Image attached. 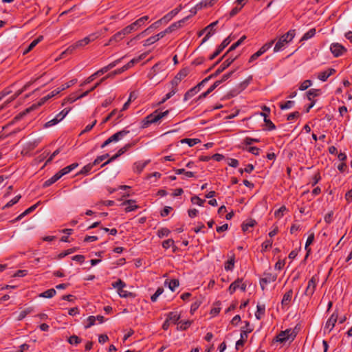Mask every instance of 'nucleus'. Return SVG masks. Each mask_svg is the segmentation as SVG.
<instances>
[{
  "mask_svg": "<svg viewBox=\"0 0 352 352\" xmlns=\"http://www.w3.org/2000/svg\"><path fill=\"white\" fill-rule=\"evenodd\" d=\"M126 35H127V34H126V33H125L124 30V29L121 30L120 31L118 32L113 36L111 37L109 42L107 44H105V46L111 45L113 42L114 43L120 42L124 38V36Z\"/></svg>",
  "mask_w": 352,
  "mask_h": 352,
  "instance_id": "nucleus-13",
  "label": "nucleus"
},
{
  "mask_svg": "<svg viewBox=\"0 0 352 352\" xmlns=\"http://www.w3.org/2000/svg\"><path fill=\"white\" fill-rule=\"evenodd\" d=\"M95 165L92 163H89L87 165H85L81 170L78 173V175L79 174H81V175H87L88 173H89L91 171V170L92 169V168Z\"/></svg>",
  "mask_w": 352,
  "mask_h": 352,
  "instance_id": "nucleus-40",
  "label": "nucleus"
},
{
  "mask_svg": "<svg viewBox=\"0 0 352 352\" xmlns=\"http://www.w3.org/2000/svg\"><path fill=\"white\" fill-rule=\"evenodd\" d=\"M32 109H33V107H31L30 108L26 109L25 111L19 113L18 115H16L14 118L12 122H15L20 120L23 116H25L26 114H28Z\"/></svg>",
  "mask_w": 352,
  "mask_h": 352,
  "instance_id": "nucleus-38",
  "label": "nucleus"
},
{
  "mask_svg": "<svg viewBox=\"0 0 352 352\" xmlns=\"http://www.w3.org/2000/svg\"><path fill=\"white\" fill-rule=\"evenodd\" d=\"M138 62H139V59L133 58L126 65H124L122 67V70L125 71V70L129 69L130 67H131L135 63H137Z\"/></svg>",
  "mask_w": 352,
  "mask_h": 352,
  "instance_id": "nucleus-56",
  "label": "nucleus"
},
{
  "mask_svg": "<svg viewBox=\"0 0 352 352\" xmlns=\"http://www.w3.org/2000/svg\"><path fill=\"white\" fill-rule=\"evenodd\" d=\"M265 305L258 304L256 306V311L255 312V317L257 320H261L265 315Z\"/></svg>",
  "mask_w": 352,
  "mask_h": 352,
  "instance_id": "nucleus-20",
  "label": "nucleus"
},
{
  "mask_svg": "<svg viewBox=\"0 0 352 352\" xmlns=\"http://www.w3.org/2000/svg\"><path fill=\"white\" fill-rule=\"evenodd\" d=\"M96 318L94 316H90L87 318V323L85 325V329H89L91 326L94 325L96 323Z\"/></svg>",
  "mask_w": 352,
  "mask_h": 352,
  "instance_id": "nucleus-49",
  "label": "nucleus"
},
{
  "mask_svg": "<svg viewBox=\"0 0 352 352\" xmlns=\"http://www.w3.org/2000/svg\"><path fill=\"white\" fill-rule=\"evenodd\" d=\"M292 294H293V291L292 289L289 290L287 292H286L284 294L283 298L281 301V304L283 306H287L289 304V302L292 300Z\"/></svg>",
  "mask_w": 352,
  "mask_h": 352,
  "instance_id": "nucleus-23",
  "label": "nucleus"
},
{
  "mask_svg": "<svg viewBox=\"0 0 352 352\" xmlns=\"http://www.w3.org/2000/svg\"><path fill=\"white\" fill-rule=\"evenodd\" d=\"M201 140L198 138H184L181 140L182 144H187L190 147L195 146V144L200 143Z\"/></svg>",
  "mask_w": 352,
  "mask_h": 352,
  "instance_id": "nucleus-30",
  "label": "nucleus"
},
{
  "mask_svg": "<svg viewBox=\"0 0 352 352\" xmlns=\"http://www.w3.org/2000/svg\"><path fill=\"white\" fill-rule=\"evenodd\" d=\"M170 231L166 228H162L157 231V236L160 238H163L164 236H168L170 234Z\"/></svg>",
  "mask_w": 352,
  "mask_h": 352,
  "instance_id": "nucleus-46",
  "label": "nucleus"
},
{
  "mask_svg": "<svg viewBox=\"0 0 352 352\" xmlns=\"http://www.w3.org/2000/svg\"><path fill=\"white\" fill-rule=\"evenodd\" d=\"M78 163H73V164L62 168L60 170H59V172L63 177V176L69 173L73 170H74L76 168L78 167Z\"/></svg>",
  "mask_w": 352,
  "mask_h": 352,
  "instance_id": "nucleus-22",
  "label": "nucleus"
},
{
  "mask_svg": "<svg viewBox=\"0 0 352 352\" xmlns=\"http://www.w3.org/2000/svg\"><path fill=\"white\" fill-rule=\"evenodd\" d=\"M30 85V82H28L27 84H25L23 88L19 91H17L14 95L12 97V98L10 99V100H9L8 102L14 100L15 98H16L19 96H20L23 91H25V90H27V89L29 87V86Z\"/></svg>",
  "mask_w": 352,
  "mask_h": 352,
  "instance_id": "nucleus-43",
  "label": "nucleus"
},
{
  "mask_svg": "<svg viewBox=\"0 0 352 352\" xmlns=\"http://www.w3.org/2000/svg\"><path fill=\"white\" fill-rule=\"evenodd\" d=\"M272 245V240L267 239L261 245L262 252H265Z\"/></svg>",
  "mask_w": 352,
  "mask_h": 352,
  "instance_id": "nucleus-53",
  "label": "nucleus"
},
{
  "mask_svg": "<svg viewBox=\"0 0 352 352\" xmlns=\"http://www.w3.org/2000/svg\"><path fill=\"white\" fill-rule=\"evenodd\" d=\"M248 151L251 153L252 154L257 156V155H259L261 149L256 146H250L248 149Z\"/></svg>",
  "mask_w": 352,
  "mask_h": 352,
  "instance_id": "nucleus-62",
  "label": "nucleus"
},
{
  "mask_svg": "<svg viewBox=\"0 0 352 352\" xmlns=\"http://www.w3.org/2000/svg\"><path fill=\"white\" fill-rule=\"evenodd\" d=\"M253 329H247L246 330H241V339L246 341L248 333H251Z\"/></svg>",
  "mask_w": 352,
  "mask_h": 352,
  "instance_id": "nucleus-60",
  "label": "nucleus"
},
{
  "mask_svg": "<svg viewBox=\"0 0 352 352\" xmlns=\"http://www.w3.org/2000/svg\"><path fill=\"white\" fill-rule=\"evenodd\" d=\"M312 85V81L311 80H304L300 85L299 89L301 91L306 90Z\"/></svg>",
  "mask_w": 352,
  "mask_h": 352,
  "instance_id": "nucleus-50",
  "label": "nucleus"
},
{
  "mask_svg": "<svg viewBox=\"0 0 352 352\" xmlns=\"http://www.w3.org/2000/svg\"><path fill=\"white\" fill-rule=\"evenodd\" d=\"M174 244V241L171 239L165 240L162 242V247L164 249H168L170 246Z\"/></svg>",
  "mask_w": 352,
  "mask_h": 352,
  "instance_id": "nucleus-61",
  "label": "nucleus"
},
{
  "mask_svg": "<svg viewBox=\"0 0 352 352\" xmlns=\"http://www.w3.org/2000/svg\"><path fill=\"white\" fill-rule=\"evenodd\" d=\"M129 133V131L123 129V130H121V131L114 133L111 137H109V139L111 143L117 142L121 140Z\"/></svg>",
  "mask_w": 352,
  "mask_h": 352,
  "instance_id": "nucleus-15",
  "label": "nucleus"
},
{
  "mask_svg": "<svg viewBox=\"0 0 352 352\" xmlns=\"http://www.w3.org/2000/svg\"><path fill=\"white\" fill-rule=\"evenodd\" d=\"M217 23H218V21H214V22L211 23L210 25H207L199 33V35L201 36L204 32H206V36H204V38L202 40V43H205L206 41H207L210 38V36H212L214 34V33L215 32L214 27L217 25Z\"/></svg>",
  "mask_w": 352,
  "mask_h": 352,
  "instance_id": "nucleus-9",
  "label": "nucleus"
},
{
  "mask_svg": "<svg viewBox=\"0 0 352 352\" xmlns=\"http://www.w3.org/2000/svg\"><path fill=\"white\" fill-rule=\"evenodd\" d=\"M77 47H76V44L74 43L73 45H71L69 46L63 53L62 56L67 54H72L76 50H77Z\"/></svg>",
  "mask_w": 352,
  "mask_h": 352,
  "instance_id": "nucleus-58",
  "label": "nucleus"
},
{
  "mask_svg": "<svg viewBox=\"0 0 352 352\" xmlns=\"http://www.w3.org/2000/svg\"><path fill=\"white\" fill-rule=\"evenodd\" d=\"M191 202L193 204H197L199 206H202L205 203V200L200 199L197 196H194L191 197Z\"/></svg>",
  "mask_w": 352,
  "mask_h": 352,
  "instance_id": "nucleus-51",
  "label": "nucleus"
},
{
  "mask_svg": "<svg viewBox=\"0 0 352 352\" xmlns=\"http://www.w3.org/2000/svg\"><path fill=\"white\" fill-rule=\"evenodd\" d=\"M190 72V69L188 67L183 68L181 69L175 78L170 81V85L172 88L177 89V85Z\"/></svg>",
  "mask_w": 352,
  "mask_h": 352,
  "instance_id": "nucleus-5",
  "label": "nucleus"
},
{
  "mask_svg": "<svg viewBox=\"0 0 352 352\" xmlns=\"http://www.w3.org/2000/svg\"><path fill=\"white\" fill-rule=\"evenodd\" d=\"M62 177L60 172H57L54 175H53L51 178L46 180L43 184V187H48L58 181L59 179Z\"/></svg>",
  "mask_w": 352,
  "mask_h": 352,
  "instance_id": "nucleus-18",
  "label": "nucleus"
},
{
  "mask_svg": "<svg viewBox=\"0 0 352 352\" xmlns=\"http://www.w3.org/2000/svg\"><path fill=\"white\" fill-rule=\"evenodd\" d=\"M119 296L122 298L134 297L133 293L126 291L124 289H120L118 291Z\"/></svg>",
  "mask_w": 352,
  "mask_h": 352,
  "instance_id": "nucleus-47",
  "label": "nucleus"
},
{
  "mask_svg": "<svg viewBox=\"0 0 352 352\" xmlns=\"http://www.w3.org/2000/svg\"><path fill=\"white\" fill-rule=\"evenodd\" d=\"M109 154L108 153H106L104 155H100V156H98L96 157V159H95V160L93 162V164L96 166L98 164H99L100 162H102V161H104L105 159H107L108 157H109Z\"/></svg>",
  "mask_w": 352,
  "mask_h": 352,
  "instance_id": "nucleus-54",
  "label": "nucleus"
},
{
  "mask_svg": "<svg viewBox=\"0 0 352 352\" xmlns=\"http://www.w3.org/2000/svg\"><path fill=\"white\" fill-rule=\"evenodd\" d=\"M314 240V232H311L307 239V241H306V243H305V250L307 252V254L311 252V248H309V246L313 243Z\"/></svg>",
  "mask_w": 352,
  "mask_h": 352,
  "instance_id": "nucleus-36",
  "label": "nucleus"
},
{
  "mask_svg": "<svg viewBox=\"0 0 352 352\" xmlns=\"http://www.w3.org/2000/svg\"><path fill=\"white\" fill-rule=\"evenodd\" d=\"M294 101L288 100V101L285 102L284 104H280V108L281 109H288L292 108L294 107Z\"/></svg>",
  "mask_w": 352,
  "mask_h": 352,
  "instance_id": "nucleus-52",
  "label": "nucleus"
},
{
  "mask_svg": "<svg viewBox=\"0 0 352 352\" xmlns=\"http://www.w3.org/2000/svg\"><path fill=\"white\" fill-rule=\"evenodd\" d=\"M239 55L232 56L230 55L225 61L222 63V64L219 66V67L216 70V72L212 74L211 77H217L219 74H220L222 72H223L226 68H228L238 57Z\"/></svg>",
  "mask_w": 352,
  "mask_h": 352,
  "instance_id": "nucleus-6",
  "label": "nucleus"
},
{
  "mask_svg": "<svg viewBox=\"0 0 352 352\" xmlns=\"http://www.w3.org/2000/svg\"><path fill=\"white\" fill-rule=\"evenodd\" d=\"M199 89L198 87L195 86L192 88L190 89L188 91L186 92L184 96V100L187 101L190 98H191L193 96L197 94L199 91Z\"/></svg>",
  "mask_w": 352,
  "mask_h": 352,
  "instance_id": "nucleus-19",
  "label": "nucleus"
},
{
  "mask_svg": "<svg viewBox=\"0 0 352 352\" xmlns=\"http://www.w3.org/2000/svg\"><path fill=\"white\" fill-rule=\"evenodd\" d=\"M179 329L181 330H186L190 327V325L191 324V322L189 320L182 321L179 322Z\"/></svg>",
  "mask_w": 352,
  "mask_h": 352,
  "instance_id": "nucleus-63",
  "label": "nucleus"
},
{
  "mask_svg": "<svg viewBox=\"0 0 352 352\" xmlns=\"http://www.w3.org/2000/svg\"><path fill=\"white\" fill-rule=\"evenodd\" d=\"M294 36V30H290L286 34L281 36L274 47V52H278L282 51L285 46L293 40Z\"/></svg>",
  "mask_w": 352,
  "mask_h": 352,
  "instance_id": "nucleus-2",
  "label": "nucleus"
},
{
  "mask_svg": "<svg viewBox=\"0 0 352 352\" xmlns=\"http://www.w3.org/2000/svg\"><path fill=\"white\" fill-rule=\"evenodd\" d=\"M338 314L333 312L330 318L327 320L325 324L324 329H328L329 331H331L333 329L335 324L338 320Z\"/></svg>",
  "mask_w": 352,
  "mask_h": 352,
  "instance_id": "nucleus-16",
  "label": "nucleus"
},
{
  "mask_svg": "<svg viewBox=\"0 0 352 352\" xmlns=\"http://www.w3.org/2000/svg\"><path fill=\"white\" fill-rule=\"evenodd\" d=\"M169 110L161 112L158 109L145 117L141 122V128L146 129L151 124L159 122L162 118L168 116Z\"/></svg>",
  "mask_w": 352,
  "mask_h": 352,
  "instance_id": "nucleus-1",
  "label": "nucleus"
},
{
  "mask_svg": "<svg viewBox=\"0 0 352 352\" xmlns=\"http://www.w3.org/2000/svg\"><path fill=\"white\" fill-rule=\"evenodd\" d=\"M318 278L316 276L311 277V278L308 281L307 286L304 292V294L307 296H311L316 290V283Z\"/></svg>",
  "mask_w": 352,
  "mask_h": 352,
  "instance_id": "nucleus-10",
  "label": "nucleus"
},
{
  "mask_svg": "<svg viewBox=\"0 0 352 352\" xmlns=\"http://www.w3.org/2000/svg\"><path fill=\"white\" fill-rule=\"evenodd\" d=\"M121 206H126L124 208V210L126 212H129L133 211V210H136L137 208H138V206L136 205L135 200H133V199H128V200L124 201L121 204Z\"/></svg>",
  "mask_w": 352,
  "mask_h": 352,
  "instance_id": "nucleus-14",
  "label": "nucleus"
},
{
  "mask_svg": "<svg viewBox=\"0 0 352 352\" xmlns=\"http://www.w3.org/2000/svg\"><path fill=\"white\" fill-rule=\"evenodd\" d=\"M82 340L76 335L71 336L68 338V342L71 344L77 345L81 342Z\"/></svg>",
  "mask_w": 352,
  "mask_h": 352,
  "instance_id": "nucleus-44",
  "label": "nucleus"
},
{
  "mask_svg": "<svg viewBox=\"0 0 352 352\" xmlns=\"http://www.w3.org/2000/svg\"><path fill=\"white\" fill-rule=\"evenodd\" d=\"M242 282L241 278H237L233 283H232L228 288V291L230 294H232L236 289H239V285Z\"/></svg>",
  "mask_w": 352,
  "mask_h": 352,
  "instance_id": "nucleus-27",
  "label": "nucleus"
},
{
  "mask_svg": "<svg viewBox=\"0 0 352 352\" xmlns=\"http://www.w3.org/2000/svg\"><path fill=\"white\" fill-rule=\"evenodd\" d=\"M234 265V257L232 256L225 263V270L226 271L232 270Z\"/></svg>",
  "mask_w": 352,
  "mask_h": 352,
  "instance_id": "nucleus-45",
  "label": "nucleus"
},
{
  "mask_svg": "<svg viewBox=\"0 0 352 352\" xmlns=\"http://www.w3.org/2000/svg\"><path fill=\"white\" fill-rule=\"evenodd\" d=\"M321 94L319 89H311L307 92V96L309 100H314L313 98L318 96Z\"/></svg>",
  "mask_w": 352,
  "mask_h": 352,
  "instance_id": "nucleus-25",
  "label": "nucleus"
},
{
  "mask_svg": "<svg viewBox=\"0 0 352 352\" xmlns=\"http://www.w3.org/2000/svg\"><path fill=\"white\" fill-rule=\"evenodd\" d=\"M184 21L185 19L172 23L169 27L166 28L167 30L168 31V33H171L173 31L180 28L182 26V24L184 23Z\"/></svg>",
  "mask_w": 352,
  "mask_h": 352,
  "instance_id": "nucleus-24",
  "label": "nucleus"
},
{
  "mask_svg": "<svg viewBox=\"0 0 352 352\" xmlns=\"http://www.w3.org/2000/svg\"><path fill=\"white\" fill-rule=\"evenodd\" d=\"M69 111H70V109H64L59 113H58L55 117L58 120L59 122H60L68 114Z\"/></svg>",
  "mask_w": 352,
  "mask_h": 352,
  "instance_id": "nucleus-48",
  "label": "nucleus"
},
{
  "mask_svg": "<svg viewBox=\"0 0 352 352\" xmlns=\"http://www.w3.org/2000/svg\"><path fill=\"white\" fill-rule=\"evenodd\" d=\"M241 45V41H237L236 43H233L228 50L226 53L223 55V56H226L229 54V53L233 50H234L236 47Z\"/></svg>",
  "mask_w": 352,
  "mask_h": 352,
  "instance_id": "nucleus-57",
  "label": "nucleus"
},
{
  "mask_svg": "<svg viewBox=\"0 0 352 352\" xmlns=\"http://www.w3.org/2000/svg\"><path fill=\"white\" fill-rule=\"evenodd\" d=\"M316 34V29L311 28L309 31H307L306 33L304 34V35L302 36L300 41H307L309 38H311L314 36Z\"/></svg>",
  "mask_w": 352,
  "mask_h": 352,
  "instance_id": "nucleus-35",
  "label": "nucleus"
},
{
  "mask_svg": "<svg viewBox=\"0 0 352 352\" xmlns=\"http://www.w3.org/2000/svg\"><path fill=\"white\" fill-rule=\"evenodd\" d=\"M21 197V196L20 195L15 196L13 199L8 201L4 206H3L2 209L4 210L6 208L12 206L19 201Z\"/></svg>",
  "mask_w": 352,
  "mask_h": 352,
  "instance_id": "nucleus-37",
  "label": "nucleus"
},
{
  "mask_svg": "<svg viewBox=\"0 0 352 352\" xmlns=\"http://www.w3.org/2000/svg\"><path fill=\"white\" fill-rule=\"evenodd\" d=\"M149 162H150V160H146V161H139V162L134 163V164H133L134 170L138 173H140Z\"/></svg>",
  "mask_w": 352,
  "mask_h": 352,
  "instance_id": "nucleus-17",
  "label": "nucleus"
},
{
  "mask_svg": "<svg viewBox=\"0 0 352 352\" xmlns=\"http://www.w3.org/2000/svg\"><path fill=\"white\" fill-rule=\"evenodd\" d=\"M43 36H39L37 38L34 39L28 45V48L24 51L23 54H27L30 52L40 41L43 40Z\"/></svg>",
  "mask_w": 352,
  "mask_h": 352,
  "instance_id": "nucleus-31",
  "label": "nucleus"
},
{
  "mask_svg": "<svg viewBox=\"0 0 352 352\" xmlns=\"http://www.w3.org/2000/svg\"><path fill=\"white\" fill-rule=\"evenodd\" d=\"M91 91L89 90H87L85 92H83L82 94H80L79 96H70L69 98H68V100L69 102H74V101H76L77 99H80V98H82L86 96H87Z\"/></svg>",
  "mask_w": 352,
  "mask_h": 352,
  "instance_id": "nucleus-42",
  "label": "nucleus"
},
{
  "mask_svg": "<svg viewBox=\"0 0 352 352\" xmlns=\"http://www.w3.org/2000/svg\"><path fill=\"white\" fill-rule=\"evenodd\" d=\"M99 36L98 33L95 32L92 33L87 36L85 37L84 38L79 40L75 43L76 47H77L78 49L82 48L85 47V45H88L90 42L95 41L97 39Z\"/></svg>",
  "mask_w": 352,
  "mask_h": 352,
  "instance_id": "nucleus-8",
  "label": "nucleus"
},
{
  "mask_svg": "<svg viewBox=\"0 0 352 352\" xmlns=\"http://www.w3.org/2000/svg\"><path fill=\"white\" fill-rule=\"evenodd\" d=\"M274 43V40H272L271 41L264 44L256 52H255L250 56V58L249 59V63H252V62L256 60L259 56L263 55L269 49H270Z\"/></svg>",
  "mask_w": 352,
  "mask_h": 352,
  "instance_id": "nucleus-7",
  "label": "nucleus"
},
{
  "mask_svg": "<svg viewBox=\"0 0 352 352\" xmlns=\"http://www.w3.org/2000/svg\"><path fill=\"white\" fill-rule=\"evenodd\" d=\"M148 19V16H144L138 19L135 22L132 23L131 24L127 25L126 27H125L123 29L124 30L125 33H126V34H129L131 32H132L133 31L137 30L140 27L143 25Z\"/></svg>",
  "mask_w": 352,
  "mask_h": 352,
  "instance_id": "nucleus-4",
  "label": "nucleus"
},
{
  "mask_svg": "<svg viewBox=\"0 0 352 352\" xmlns=\"http://www.w3.org/2000/svg\"><path fill=\"white\" fill-rule=\"evenodd\" d=\"M77 82V79H72L69 82L62 85L60 87H58V90L56 91V94H59L60 91L72 87Z\"/></svg>",
  "mask_w": 352,
  "mask_h": 352,
  "instance_id": "nucleus-28",
  "label": "nucleus"
},
{
  "mask_svg": "<svg viewBox=\"0 0 352 352\" xmlns=\"http://www.w3.org/2000/svg\"><path fill=\"white\" fill-rule=\"evenodd\" d=\"M330 50L335 57H339L346 52V49L338 43H332L330 46Z\"/></svg>",
  "mask_w": 352,
  "mask_h": 352,
  "instance_id": "nucleus-12",
  "label": "nucleus"
},
{
  "mask_svg": "<svg viewBox=\"0 0 352 352\" xmlns=\"http://www.w3.org/2000/svg\"><path fill=\"white\" fill-rule=\"evenodd\" d=\"M177 91V89L172 88L170 91L165 95V96L162 99L161 101L159 102L158 104H164L166 100L170 99L172 96H173Z\"/></svg>",
  "mask_w": 352,
  "mask_h": 352,
  "instance_id": "nucleus-32",
  "label": "nucleus"
},
{
  "mask_svg": "<svg viewBox=\"0 0 352 352\" xmlns=\"http://www.w3.org/2000/svg\"><path fill=\"white\" fill-rule=\"evenodd\" d=\"M256 223V221L254 219H249L246 222H243L241 228L242 230L245 232H247L250 228H252L254 226V225Z\"/></svg>",
  "mask_w": 352,
  "mask_h": 352,
  "instance_id": "nucleus-29",
  "label": "nucleus"
},
{
  "mask_svg": "<svg viewBox=\"0 0 352 352\" xmlns=\"http://www.w3.org/2000/svg\"><path fill=\"white\" fill-rule=\"evenodd\" d=\"M297 332L294 329H287L285 331H281L276 336V341L280 343H285L288 340L293 341L296 337Z\"/></svg>",
  "mask_w": 352,
  "mask_h": 352,
  "instance_id": "nucleus-3",
  "label": "nucleus"
},
{
  "mask_svg": "<svg viewBox=\"0 0 352 352\" xmlns=\"http://www.w3.org/2000/svg\"><path fill=\"white\" fill-rule=\"evenodd\" d=\"M174 171L177 175H185L186 177H193L195 176V173L192 171H186L184 168H179V169H174Z\"/></svg>",
  "mask_w": 352,
  "mask_h": 352,
  "instance_id": "nucleus-34",
  "label": "nucleus"
},
{
  "mask_svg": "<svg viewBox=\"0 0 352 352\" xmlns=\"http://www.w3.org/2000/svg\"><path fill=\"white\" fill-rule=\"evenodd\" d=\"M231 38L230 36L226 38L222 43L218 46L215 52L209 56V60L214 59L217 56H219L221 52L230 44L231 42Z\"/></svg>",
  "mask_w": 352,
  "mask_h": 352,
  "instance_id": "nucleus-11",
  "label": "nucleus"
},
{
  "mask_svg": "<svg viewBox=\"0 0 352 352\" xmlns=\"http://www.w3.org/2000/svg\"><path fill=\"white\" fill-rule=\"evenodd\" d=\"M126 152V149L122 147L118 150L116 154H115L113 156H112L110 159H109L107 162L102 164V167L106 166L107 164H109L110 162H113L116 159H117L118 157L122 155Z\"/></svg>",
  "mask_w": 352,
  "mask_h": 352,
  "instance_id": "nucleus-26",
  "label": "nucleus"
},
{
  "mask_svg": "<svg viewBox=\"0 0 352 352\" xmlns=\"http://www.w3.org/2000/svg\"><path fill=\"white\" fill-rule=\"evenodd\" d=\"M165 285H168V288L172 291L174 292L175 289L179 287V282L177 279H171V280H166L164 282Z\"/></svg>",
  "mask_w": 352,
  "mask_h": 352,
  "instance_id": "nucleus-21",
  "label": "nucleus"
},
{
  "mask_svg": "<svg viewBox=\"0 0 352 352\" xmlns=\"http://www.w3.org/2000/svg\"><path fill=\"white\" fill-rule=\"evenodd\" d=\"M157 42L155 36H152L144 41V46L147 47L148 45H151V44L155 43Z\"/></svg>",
  "mask_w": 352,
  "mask_h": 352,
  "instance_id": "nucleus-64",
  "label": "nucleus"
},
{
  "mask_svg": "<svg viewBox=\"0 0 352 352\" xmlns=\"http://www.w3.org/2000/svg\"><path fill=\"white\" fill-rule=\"evenodd\" d=\"M264 122L267 130L272 131L276 129L275 124L270 119H265Z\"/></svg>",
  "mask_w": 352,
  "mask_h": 352,
  "instance_id": "nucleus-55",
  "label": "nucleus"
},
{
  "mask_svg": "<svg viewBox=\"0 0 352 352\" xmlns=\"http://www.w3.org/2000/svg\"><path fill=\"white\" fill-rule=\"evenodd\" d=\"M113 287L117 289L118 291L120 289H124L126 287V283L121 279H118L117 281L112 283Z\"/></svg>",
  "mask_w": 352,
  "mask_h": 352,
  "instance_id": "nucleus-41",
  "label": "nucleus"
},
{
  "mask_svg": "<svg viewBox=\"0 0 352 352\" xmlns=\"http://www.w3.org/2000/svg\"><path fill=\"white\" fill-rule=\"evenodd\" d=\"M180 318V316L177 314V312H170L168 314L167 320H169V322L171 321L174 323H176Z\"/></svg>",
  "mask_w": 352,
  "mask_h": 352,
  "instance_id": "nucleus-39",
  "label": "nucleus"
},
{
  "mask_svg": "<svg viewBox=\"0 0 352 352\" xmlns=\"http://www.w3.org/2000/svg\"><path fill=\"white\" fill-rule=\"evenodd\" d=\"M56 294V292L54 289L52 288V289H49L45 292H43V293L40 294L39 296L40 297H42V298H52L53 296H54Z\"/></svg>",
  "mask_w": 352,
  "mask_h": 352,
  "instance_id": "nucleus-33",
  "label": "nucleus"
},
{
  "mask_svg": "<svg viewBox=\"0 0 352 352\" xmlns=\"http://www.w3.org/2000/svg\"><path fill=\"white\" fill-rule=\"evenodd\" d=\"M329 77V76L326 70L319 73L318 76V78L322 82L326 81Z\"/></svg>",
  "mask_w": 352,
  "mask_h": 352,
  "instance_id": "nucleus-59",
  "label": "nucleus"
}]
</instances>
